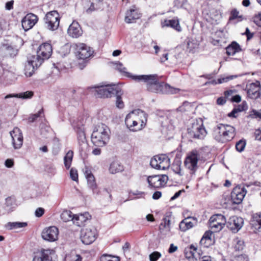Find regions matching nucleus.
Listing matches in <instances>:
<instances>
[{
    "label": "nucleus",
    "instance_id": "nucleus-51",
    "mask_svg": "<svg viewBox=\"0 0 261 261\" xmlns=\"http://www.w3.org/2000/svg\"><path fill=\"white\" fill-rule=\"evenodd\" d=\"M213 231H206L203 234L202 238L200 241V244H203V241L204 240H208L209 242H212V234L213 233Z\"/></svg>",
    "mask_w": 261,
    "mask_h": 261
},
{
    "label": "nucleus",
    "instance_id": "nucleus-13",
    "mask_svg": "<svg viewBox=\"0 0 261 261\" xmlns=\"http://www.w3.org/2000/svg\"><path fill=\"white\" fill-rule=\"evenodd\" d=\"M55 251L53 249H41L33 257L32 261H55Z\"/></svg>",
    "mask_w": 261,
    "mask_h": 261
},
{
    "label": "nucleus",
    "instance_id": "nucleus-33",
    "mask_svg": "<svg viewBox=\"0 0 261 261\" xmlns=\"http://www.w3.org/2000/svg\"><path fill=\"white\" fill-rule=\"evenodd\" d=\"M3 50L7 57H14L18 54V49L13 46L5 44L3 45Z\"/></svg>",
    "mask_w": 261,
    "mask_h": 261
},
{
    "label": "nucleus",
    "instance_id": "nucleus-35",
    "mask_svg": "<svg viewBox=\"0 0 261 261\" xmlns=\"http://www.w3.org/2000/svg\"><path fill=\"white\" fill-rule=\"evenodd\" d=\"M33 95V92L31 91H28L25 92L19 93L18 94H10L7 95L5 99L16 97L23 99L31 98Z\"/></svg>",
    "mask_w": 261,
    "mask_h": 261
},
{
    "label": "nucleus",
    "instance_id": "nucleus-53",
    "mask_svg": "<svg viewBox=\"0 0 261 261\" xmlns=\"http://www.w3.org/2000/svg\"><path fill=\"white\" fill-rule=\"evenodd\" d=\"M247 117L248 118H250L261 119V110L259 111H256L255 110H252L249 113V114Z\"/></svg>",
    "mask_w": 261,
    "mask_h": 261
},
{
    "label": "nucleus",
    "instance_id": "nucleus-49",
    "mask_svg": "<svg viewBox=\"0 0 261 261\" xmlns=\"http://www.w3.org/2000/svg\"><path fill=\"white\" fill-rule=\"evenodd\" d=\"M43 114V110L41 109L36 114H32L30 116L28 121L30 123L34 122L38 117H41V115Z\"/></svg>",
    "mask_w": 261,
    "mask_h": 261
},
{
    "label": "nucleus",
    "instance_id": "nucleus-27",
    "mask_svg": "<svg viewBox=\"0 0 261 261\" xmlns=\"http://www.w3.org/2000/svg\"><path fill=\"white\" fill-rule=\"evenodd\" d=\"M82 30L77 21H73L68 29V34L73 38H78L82 34Z\"/></svg>",
    "mask_w": 261,
    "mask_h": 261
},
{
    "label": "nucleus",
    "instance_id": "nucleus-47",
    "mask_svg": "<svg viewBox=\"0 0 261 261\" xmlns=\"http://www.w3.org/2000/svg\"><path fill=\"white\" fill-rule=\"evenodd\" d=\"M237 18L240 19L239 20H242L243 17L239 15V12L236 9H233L230 12L229 20L231 21Z\"/></svg>",
    "mask_w": 261,
    "mask_h": 261
},
{
    "label": "nucleus",
    "instance_id": "nucleus-61",
    "mask_svg": "<svg viewBox=\"0 0 261 261\" xmlns=\"http://www.w3.org/2000/svg\"><path fill=\"white\" fill-rule=\"evenodd\" d=\"M230 100L232 102H239L241 100V97L239 95H236L230 98Z\"/></svg>",
    "mask_w": 261,
    "mask_h": 261
},
{
    "label": "nucleus",
    "instance_id": "nucleus-12",
    "mask_svg": "<svg viewBox=\"0 0 261 261\" xmlns=\"http://www.w3.org/2000/svg\"><path fill=\"white\" fill-rule=\"evenodd\" d=\"M147 90L153 93H163L173 94L176 93L178 90L175 89L168 84H164L163 83H160L159 80L153 85L148 86Z\"/></svg>",
    "mask_w": 261,
    "mask_h": 261
},
{
    "label": "nucleus",
    "instance_id": "nucleus-45",
    "mask_svg": "<svg viewBox=\"0 0 261 261\" xmlns=\"http://www.w3.org/2000/svg\"><path fill=\"white\" fill-rule=\"evenodd\" d=\"M35 68H36L33 66L32 64L27 62V63L25 64L24 67L25 75L28 77L31 76L33 75Z\"/></svg>",
    "mask_w": 261,
    "mask_h": 261
},
{
    "label": "nucleus",
    "instance_id": "nucleus-17",
    "mask_svg": "<svg viewBox=\"0 0 261 261\" xmlns=\"http://www.w3.org/2000/svg\"><path fill=\"white\" fill-rule=\"evenodd\" d=\"M58 228L54 226L44 228L41 233L42 239L48 242L56 241L58 239Z\"/></svg>",
    "mask_w": 261,
    "mask_h": 261
},
{
    "label": "nucleus",
    "instance_id": "nucleus-20",
    "mask_svg": "<svg viewBox=\"0 0 261 261\" xmlns=\"http://www.w3.org/2000/svg\"><path fill=\"white\" fill-rule=\"evenodd\" d=\"M243 223V219L236 216L230 217L226 223L227 227L233 232H238L242 227Z\"/></svg>",
    "mask_w": 261,
    "mask_h": 261
},
{
    "label": "nucleus",
    "instance_id": "nucleus-58",
    "mask_svg": "<svg viewBox=\"0 0 261 261\" xmlns=\"http://www.w3.org/2000/svg\"><path fill=\"white\" fill-rule=\"evenodd\" d=\"M44 213V210L42 207H38L35 211V216L37 217H41Z\"/></svg>",
    "mask_w": 261,
    "mask_h": 261
},
{
    "label": "nucleus",
    "instance_id": "nucleus-21",
    "mask_svg": "<svg viewBox=\"0 0 261 261\" xmlns=\"http://www.w3.org/2000/svg\"><path fill=\"white\" fill-rule=\"evenodd\" d=\"M261 87L258 81H255L248 85L247 94L249 98L257 99L260 96Z\"/></svg>",
    "mask_w": 261,
    "mask_h": 261
},
{
    "label": "nucleus",
    "instance_id": "nucleus-9",
    "mask_svg": "<svg viewBox=\"0 0 261 261\" xmlns=\"http://www.w3.org/2000/svg\"><path fill=\"white\" fill-rule=\"evenodd\" d=\"M60 217L64 222H66L72 220L73 223L78 226H82L86 220L87 219V218L86 219L83 214L73 215L70 211L68 210L64 211L61 214Z\"/></svg>",
    "mask_w": 261,
    "mask_h": 261
},
{
    "label": "nucleus",
    "instance_id": "nucleus-64",
    "mask_svg": "<svg viewBox=\"0 0 261 261\" xmlns=\"http://www.w3.org/2000/svg\"><path fill=\"white\" fill-rule=\"evenodd\" d=\"M234 259L236 261H245V257L243 256V253H241L240 254L236 255Z\"/></svg>",
    "mask_w": 261,
    "mask_h": 261
},
{
    "label": "nucleus",
    "instance_id": "nucleus-63",
    "mask_svg": "<svg viewBox=\"0 0 261 261\" xmlns=\"http://www.w3.org/2000/svg\"><path fill=\"white\" fill-rule=\"evenodd\" d=\"M254 136L256 140H261V130L256 129L254 132Z\"/></svg>",
    "mask_w": 261,
    "mask_h": 261
},
{
    "label": "nucleus",
    "instance_id": "nucleus-26",
    "mask_svg": "<svg viewBox=\"0 0 261 261\" xmlns=\"http://www.w3.org/2000/svg\"><path fill=\"white\" fill-rule=\"evenodd\" d=\"M77 138L80 150L84 151L88 147V143L83 127H79L76 128Z\"/></svg>",
    "mask_w": 261,
    "mask_h": 261
},
{
    "label": "nucleus",
    "instance_id": "nucleus-44",
    "mask_svg": "<svg viewBox=\"0 0 261 261\" xmlns=\"http://www.w3.org/2000/svg\"><path fill=\"white\" fill-rule=\"evenodd\" d=\"M245 102L243 101L241 106H239L238 108H235L233 110L228 114L229 117L236 118L237 117V114L244 110Z\"/></svg>",
    "mask_w": 261,
    "mask_h": 261
},
{
    "label": "nucleus",
    "instance_id": "nucleus-7",
    "mask_svg": "<svg viewBox=\"0 0 261 261\" xmlns=\"http://www.w3.org/2000/svg\"><path fill=\"white\" fill-rule=\"evenodd\" d=\"M150 165L156 169L166 170L170 166V160L166 154H159L151 159Z\"/></svg>",
    "mask_w": 261,
    "mask_h": 261
},
{
    "label": "nucleus",
    "instance_id": "nucleus-52",
    "mask_svg": "<svg viewBox=\"0 0 261 261\" xmlns=\"http://www.w3.org/2000/svg\"><path fill=\"white\" fill-rule=\"evenodd\" d=\"M116 64V68L121 72H123L124 73H125V74L129 77V76L128 75H133L132 74H130V73L129 72H126V68L124 67H123V64L119 62H118L117 63H115Z\"/></svg>",
    "mask_w": 261,
    "mask_h": 261
},
{
    "label": "nucleus",
    "instance_id": "nucleus-11",
    "mask_svg": "<svg viewBox=\"0 0 261 261\" xmlns=\"http://www.w3.org/2000/svg\"><path fill=\"white\" fill-rule=\"evenodd\" d=\"M97 236L96 229L92 227L82 229L81 232L80 238L83 244L89 245L95 240Z\"/></svg>",
    "mask_w": 261,
    "mask_h": 261
},
{
    "label": "nucleus",
    "instance_id": "nucleus-18",
    "mask_svg": "<svg viewBox=\"0 0 261 261\" xmlns=\"http://www.w3.org/2000/svg\"><path fill=\"white\" fill-rule=\"evenodd\" d=\"M11 137L12 138V142L13 147L15 149H19L21 147L23 138L21 130L16 127H14L13 130L10 132Z\"/></svg>",
    "mask_w": 261,
    "mask_h": 261
},
{
    "label": "nucleus",
    "instance_id": "nucleus-57",
    "mask_svg": "<svg viewBox=\"0 0 261 261\" xmlns=\"http://www.w3.org/2000/svg\"><path fill=\"white\" fill-rule=\"evenodd\" d=\"M234 77H237V76L236 75H235V76L231 75V76H227L226 77L219 79L218 80V83L221 84L222 83L227 82L229 80L233 79V78Z\"/></svg>",
    "mask_w": 261,
    "mask_h": 261
},
{
    "label": "nucleus",
    "instance_id": "nucleus-22",
    "mask_svg": "<svg viewBox=\"0 0 261 261\" xmlns=\"http://www.w3.org/2000/svg\"><path fill=\"white\" fill-rule=\"evenodd\" d=\"M38 21L37 15L29 13L28 14L21 20V25L25 31L32 28Z\"/></svg>",
    "mask_w": 261,
    "mask_h": 261
},
{
    "label": "nucleus",
    "instance_id": "nucleus-24",
    "mask_svg": "<svg viewBox=\"0 0 261 261\" xmlns=\"http://www.w3.org/2000/svg\"><path fill=\"white\" fill-rule=\"evenodd\" d=\"M84 174L87 180L89 187L92 190L94 194H98V190L95 182V177L92 173L91 170L87 167H86L85 168Z\"/></svg>",
    "mask_w": 261,
    "mask_h": 261
},
{
    "label": "nucleus",
    "instance_id": "nucleus-50",
    "mask_svg": "<svg viewBox=\"0 0 261 261\" xmlns=\"http://www.w3.org/2000/svg\"><path fill=\"white\" fill-rule=\"evenodd\" d=\"M192 108V105L191 103L188 102V101H185L183 102L182 106L178 107L177 108V111H181V112H186L190 110V109Z\"/></svg>",
    "mask_w": 261,
    "mask_h": 261
},
{
    "label": "nucleus",
    "instance_id": "nucleus-19",
    "mask_svg": "<svg viewBox=\"0 0 261 261\" xmlns=\"http://www.w3.org/2000/svg\"><path fill=\"white\" fill-rule=\"evenodd\" d=\"M129 114L131 115L132 118L136 120L140 125V128H144L145 127L147 121V115L145 112L138 109L132 112Z\"/></svg>",
    "mask_w": 261,
    "mask_h": 261
},
{
    "label": "nucleus",
    "instance_id": "nucleus-1",
    "mask_svg": "<svg viewBox=\"0 0 261 261\" xmlns=\"http://www.w3.org/2000/svg\"><path fill=\"white\" fill-rule=\"evenodd\" d=\"M213 135L216 141L226 143L234 138L235 128L231 125L220 123L214 127Z\"/></svg>",
    "mask_w": 261,
    "mask_h": 261
},
{
    "label": "nucleus",
    "instance_id": "nucleus-25",
    "mask_svg": "<svg viewBox=\"0 0 261 261\" xmlns=\"http://www.w3.org/2000/svg\"><path fill=\"white\" fill-rule=\"evenodd\" d=\"M250 229L254 232L259 231L261 228V213L252 214L249 221Z\"/></svg>",
    "mask_w": 261,
    "mask_h": 261
},
{
    "label": "nucleus",
    "instance_id": "nucleus-56",
    "mask_svg": "<svg viewBox=\"0 0 261 261\" xmlns=\"http://www.w3.org/2000/svg\"><path fill=\"white\" fill-rule=\"evenodd\" d=\"M70 176L71 178L75 181H78V174L76 169L71 168L70 171Z\"/></svg>",
    "mask_w": 261,
    "mask_h": 261
},
{
    "label": "nucleus",
    "instance_id": "nucleus-55",
    "mask_svg": "<svg viewBox=\"0 0 261 261\" xmlns=\"http://www.w3.org/2000/svg\"><path fill=\"white\" fill-rule=\"evenodd\" d=\"M161 257V254L160 252L154 251L149 255V259L150 261H157V260Z\"/></svg>",
    "mask_w": 261,
    "mask_h": 261
},
{
    "label": "nucleus",
    "instance_id": "nucleus-29",
    "mask_svg": "<svg viewBox=\"0 0 261 261\" xmlns=\"http://www.w3.org/2000/svg\"><path fill=\"white\" fill-rule=\"evenodd\" d=\"M125 123L127 127L132 132H137L143 129V128L140 127L141 126L138 123L136 120L133 119L131 117V115L129 114L127 115L125 118Z\"/></svg>",
    "mask_w": 261,
    "mask_h": 261
},
{
    "label": "nucleus",
    "instance_id": "nucleus-48",
    "mask_svg": "<svg viewBox=\"0 0 261 261\" xmlns=\"http://www.w3.org/2000/svg\"><path fill=\"white\" fill-rule=\"evenodd\" d=\"M100 261H120V259L117 256L103 254L100 257Z\"/></svg>",
    "mask_w": 261,
    "mask_h": 261
},
{
    "label": "nucleus",
    "instance_id": "nucleus-3",
    "mask_svg": "<svg viewBox=\"0 0 261 261\" xmlns=\"http://www.w3.org/2000/svg\"><path fill=\"white\" fill-rule=\"evenodd\" d=\"M189 136L194 139H202L206 135L207 132L203 126L202 119L199 118L195 120L191 127L188 129Z\"/></svg>",
    "mask_w": 261,
    "mask_h": 261
},
{
    "label": "nucleus",
    "instance_id": "nucleus-2",
    "mask_svg": "<svg viewBox=\"0 0 261 261\" xmlns=\"http://www.w3.org/2000/svg\"><path fill=\"white\" fill-rule=\"evenodd\" d=\"M110 130L104 124L97 125L93 130L91 135V141L96 146L103 147L105 146L110 139Z\"/></svg>",
    "mask_w": 261,
    "mask_h": 261
},
{
    "label": "nucleus",
    "instance_id": "nucleus-41",
    "mask_svg": "<svg viewBox=\"0 0 261 261\" xmlns=\"http://www.w3.org/2000/svg\"><path fill=\"white\" fill-rule=\"evenodd\" d=\"M181 161L177 160L174 162L171 167L173 171L180 176H182L184 174L181 171Z\"/></svg>",
    "mask_w": 261,
    "mask_h": 261
},
{
    "label": "nucleus",
    "instance_id": "nucleus-40",
    "mask_svg": "<svg viewBox=\"0 0 261 261\" xmlns=\"http://www.w3.org/2000/svg\"><path fill=\"white\" fill-rule=\"evenodd\" d=\"M73 156V152L72 150H69L64 158V164L67 169L70 167Z\"/></svg>",
    "mask_w": 261,
    "mask_h": 261
},
{
    "label": "nucleus",
    "instance_id": "nucleus-31",
    "mask_svg": "<svg viewBox=\"0 0 261 261\" xmlns=\"http://www.w3.org/2000/svg\"><path fill=\"white\" fill-rule=\"evenodd\" d=\"M103 0H93L92 2L90 1L86 2L87 6L89 7L86 10L87 13H90L92 12L99 9L102 7Z\"/></svg>",
    "mask_w": 261,
    "mask_h": 261
},
{
    "label": "nucleus",
    "instance_id": "nucleus-42",
    "mask_svg": "<svg viewBox=\"0 0 261 261\" xmlns=\"http://www.w3.org/2000/svg\"><path fill=\"white\" fill-rule=\"evenodd\" d=\"M234 242H236L234 245L235 251L238 252V253H243L245 247V242L244 240H241L239 238H236L234 240Z\"/></svg>",
    "mask_w": 261,
    "mask_h": 261
},
{
    "label": "nucleus",
    "instance_id": "nucleus-6",
    "mask_svg": "<svg viewBox=\"0 0 261 261\" xmlns=\"http://www.w3.org/2000/svg\"><path fill=\"white\" fill-rule=\"evenodd\" d=\"M118 87L115 85H100L94 87H90L89 89H96L95 96L99 98L111 97L114 94L116 89Z\"/></svg>",
    "mask_w": 261,
    "mask_h": 261
},
{
    "label": "nucleus",
    "instance_id": "nucleus-36",
    "mask_svg": "<svg viewBox=\"0 0 261 261\" xmlns=\"http://www.w3.org/2000/svg\"><path fill=\"white\" fill-rule=\"evenodd\" d=\"M123 92L118 87L116 89V91L114 93L116 97V107L119 109H122L124 106L121 97V96L123 95Z\"/></svg>",
    "mask_w": 261,
    "mask_h": 261
},
{
    "label": "nucleus",
    "instance_id": "nucleus-30",
    "mask_svg": "<svg viewBox=\"0 0 261 261\" xmlns=\"http://www.w3.org/2000/svg\"><path fill=\"white\" fill-rule=\"evenodd\" d=\"M162 24L163 27H171L177 32L181 31V28L178 19L165 20Z\"/></svg>",
    "mask_w": 261,
    "mask_h": 261
},
{
    "label": "nucleus",
    "instance_id": "nucleus-37",
    "mask_svg": "<svg viewBox=\"0 0 261 261\" xmlns=\"http://www.w3.org/2000/svg\"><path fill=\"white\" fill-rule=\"evenodd\" d=\"M124 170L123 166L119 162L115 161L112 163L109 168V171L112 174H115Z\"/></svg>",
    "mask_w": 261,
    "mask_h": 261
},
{
    "label": "nucleus",
    "instance_id": "nucleus-16",
    "mask_svg": "<svg viewBox=\"0 0 261 261\" xmlns=\"http://www.w3.org/2000/svg\"><path fill=\"white\" fill-rule=\"evenodd\" d=\"M130 78L137 82H144L146 83L147 88L148 86L153 85L159 80L157 74L149 75H128Z\"/></svg>",
    "mask_w": 261,
    "mask_h": 261
},
{
    "label": "nucleus",
    "instance_id": "nucleus-54",
    "mask_svg": "<svg viewBox=\"0 0 261 261\" xmlns=\"http://www.w3.org/2000/svg\"><path fill=\"white\" fill-rule=\"evenodd\" d=\"M245 148V140L242 139L237 142L236 144V149L239 152H242Z\"/></svg>",
    "mask_w": 261,
    "mask_h": 261
},
{
    "label": "nucleus",
    "instance_id": "nucleus-14",
    "mask_svg": "<svg viewBox=\"0 0 261 261\" xmlns=\"http://www.w3.org/2000/svg\"><path fill=\"white\" fill-rule=\"evenodd\" d=\"M168 177L165 175H156L149 176L147 182L150 188H160L164 186L167 182Z\"/></svg>",
    "mask_w": 261,
    "mask_h": 261
},
{
    "label": "nucleus",
    "instance_id": "nucleus-34",
    "mask_svg": "<svg viewBox=\"0 0 261 261\" xmlns=\"http://www.w3.org/2000/svg\"><path fill=\"white\" fill-rule=\"evenodd\" d=\"M226 50L227 55L233 56L241 51V49L239 44L233 41L226 48Z\"/></svg>",
    "mask_w": 261,
    "mask_h": 261
},
{
    "label": "nucleus",
    "instance_id": "nucleus-38",
    "mask_svg": "<svg viewBox=\"0 0 261 261\" xmlns=\"http://www.w3.org/2000/svg\"><path fill=\"white\" fill-rule=\"evenodd\" d=\"M197 251V248L192 244L189 247L185 248L184 251L185 256L188 258H194Z\"/></svg>",
    "mask_w": 261,
    "mask_h": 261
},
{
    "label": "nucleus",
    "instance_id": "nucleus-59",
    "mask_svg": "<svg viewBox=\"0 0 261 261\" xmlns=\"http://www.w3.org/2000/svg\"><path fill=\"white\" fill-rule=\"evenodd\" d=\"M254 21L257 25L261 27V14H258L254 17Z\"/></svg>",
    "mask_w": 261,
    "mask_h": 261
},
{
    "label": "nucleus",
    "instance_id": "nucleus-8",
    "mask_svg": "<svg viewBox=\"0 0 261 261\" xmlns=\"http://www.w3.org/2000/svg\"><path fill=\"white\" fill-rule=\"evenodd\" d=\"M76 57L81 60H86L93 55L94 50L90 46L83 43H78L74 45Z\"/></svg>",
    "mask_w": 261,
    "mask_h": 261
},
{
    "label": "nucleus",
    "instance_id": "nucleus-4",
    "mask_svg": "<svg viewBox=\"0 0 261 261\" xmlns=\"http://www.w3.org/2000/svg\"><path fill=\"white\" fill-rule=\"evenodd\" d=\"M199 159L200 154L196 150H193L187 154L184 161V164L190 174H194L198 169V161Z\"/></svg>",
    "mask_w": 261,
    "mask_h": 261
},
{
    "label": "nucleus",
    "instance_id": "nucleus-32",
    "mask_svg": "<svg viewBox=\"0 0 261 261\" xmlns=\"http://www.w3.org/2000/svg\"><path fill=\"white\" fill-rule=\"evenodd\" d=\"M44 61V60L37 54V55H33L29 57L27 61L37 68L42 64Z\"/></svg>",
    "mask_w": 261,
    "mask_h": 261
},
{
    "label": "nucleus",
    "instance_id": "nucleus-46",
    "mask_svg": "<svg viewBox=\"0 0 261 261\" xmlns=\"http://www.w3.org/2000/svg\"><path fill=\"white\" fill-rule=\"evenodd\" d=\"M170 221L167 218H164L160 225V230L161 231L165 230L166 231L169 232L170 230Z\"/></svg>",
    "mask_w": 261,
    "mask_h": 261
},
{
    "label": "nucleus",
    "instance_id": "nucleus-28",
    "mask_svg": "<svg viewBox=\"0 0 261 261\" xmlns=\"http://www.w3.org/2000/svg\"><path fill=\"white\" fill-rule=\"evenodd\" d=\"M140 17V14L135 6H133L126 13L125 21L126 23H133L137 19Z\"/></svg>",
    "mask_w": 261,
    "mask_h": 261
},
{
    "label": "nucleus",
    "instance_id": "nucleus-60",
    "mask_svg": "<svg viewBox=\"0 0 261 261\" xmlns=\"http://www.w3.org/2000/svg\"><path fill=\"white\" fill-rule=\"evenodd\" d=\"M253 32H251L249 29L246 28V36H247V40H250L253 37Z\"/></svg>",
    "mask_w": 261,
    "mask_h": 261
},
{
    "label": "nucleus",
    "instance_id": "nucleus-62",
    "mask_svg": "<svg viewBox=\"0 0 261 261\" xmlns=\"http://www.w3.org/2000/svg\"><path fill=\"white\" fill-rule=\"evenodd\" d=\"M14 2L13 1H11L8 2L6 4L5 8L8 10H10L13 9Z\"/></svg>",
    "mask_w": 261,
    "mask_h": 261
},
{
    "label": "nucleus",
    "instance_id": "nucleus-15",
    "mask_svg": "<svg viewBox=\"0 0 261 261\" xmlns=\"http://www.w3.org/2000/svg\"><path fill=\"white\" fill-rule=\"evenodd\" d=\"M245 197V186L238 185L233 188L230 195V200L232 204L241 203Z\"/></svg>",
    "mask_w": 261,
    "mask_h": 261
},
{
    "label": "nucleus",
    "instance_id": "nucleus-10",
    "mask_svg": "<svg viewBox=\"0 0 261 261\" xmlns=\"http://www.w3.org/2000/svg\"><path fill=\"white\" fill-rule=\"evenodd\" d=\"M226 223L225 217L221 214L214 215L209 220L210 227L214 232L221 230Z\"/></svg>",
    "mask_w": 261,
    "mask_h": 261
},
{
    "label": "nucleus",
    "instance_id": "nucleus-23",
    "mask_svg": "<svg viewBox=\"0 0 261 261\" xmlns=\"http://www.w3.org/2000/svg\"><path fill=\"white\" fill-rule=\"evenodd\" d=\"M52 51L53 48L51 44L46 42L39 46L37 54L45 60L48 59L51 56Z\"/></svg>",
    "mask_w": 261,
    "mask_h": 261
},
{
    "label": "nucleus",
    "instance_id": "nucleus-39",
    "mask_svg": "<svg viewBox=\"0 0 261 261\" xmlns=\"http://www.w3.org/2000/svg\"><path fill=\"white\" fill-rule=\"evenodd\" d=\"M190 217H188L183 220L179 224V228L181 231H185L186 230L191 228L193 226V224L192 222L189 221Z\"/></svg>",
    "mask_w": 261,
    "mask_h": 261
},
{
    "label": "nucleus",
    "instance_id": "nucleus-43",
    "mask_svg": "<svg viewBox=\"0 0 261 261\" xmlns=\"http://www.w3.org/2000/svg\"><path fill=\"white\" fill-rule=\"evenodd\" d=\"M27 226V223L26 222H9L7 224V226L9 227L10 229H16L18 228H20L22 227H24Z\"/></svg>",
    "mask_w": 261,
    "mask_h": 261
},
{
    "label": "nucleus",
    "instance_id": "nucleus-5",
    "mask_svg": "<svg viewBox=\"0 0 261 261\" xmlns=\"http://www.w3.org/2000/svg\"><path fill=\"white\" fill-rule=\"evenodd\" d=\"M44 21L45 27L50 31H55L59 27L60 17L57 11L54 10L47 12L44 18Z\"/></svg>",
    "mask_w": 261,
    "mask_h": 261
}]
</instances>
